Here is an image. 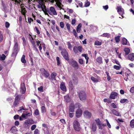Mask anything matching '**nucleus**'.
<instances>
[{"label":"nucleus","mask_w":134,"mask_h":134,"mask_svg":"<svg viewBox=\"0 0 134 134\" xmlns=\"http://www.w3.org/2000/svg\"><path fill=\"white\" fill-rule=\"evenodd\" d=\"M3 36L1 32H0V43L3 41Z\"/></svg>","instance_id":"nucleus-52"},{"label":"nucleus","mask_w":134,"mask_h":134,"mask_svg":"<svg viewBox=\"0 0 134 134\" xmlns=\"http://www.w3.org/2000/svg\"><path fill=\"white\" fill-rule=\"evenodd\" d=\"M61 53L63 58L65 60L67 61L69 60V54L65 49H62Z\"/></svg>","instance_id":"nucleus-4"},{"label":"nucleus","mask_w":134,"mask_h":134,"mask_svg":"<svg viewBox=\"0 0 134 134\" xmlns=\"http://www.w3.org/2000/svg\"><path fill=\"white\" fill-rule=\"evenodd\" d=\"M20 91L22 94L25 93L26 91V87L24 83L21 85Z\"/></svg>","instance_id":"nucleus-14"},{"label":"nucleus","mask_w":134,"mask_h":134,"mask_svg":"<svg viewBox=\"0 0 134 134\" xmlns=\"http://www.w3.org/2000/svg\"><path fill=\"white\" fill-rule=\"evenodd\" d=\"M85 117L87 118H90L92 116L91 113L88 110L85 111L83 113Z\"/></svg>","instance_id":"nucleus-11"},{"label":"nucleus","mask_w":134,"mask_h":134,"mask_svg":"<svg viewBox=\"0 0 134 134\" xmlns=\"http://www.w3.org/2000/svg\"><path fill=\"white\" fill-rule=\"evenodd\" d=\"M102 43L98 41L97 40L95 41V45L97 46H100L101 44Z\"/></svg>","instance_id":"nucleus-47"},{"label":"nucleus","mask_w":134,"mask_h":134,"mask_svg":"<svg viewBox=\"0 0 134 134\" xmlns=\"http://www.w3.org/2000/svg\"><path fill=\"white\" fill-rule=\"evenodd\" d=\"M128 100L126 99H121L120 100V102L122 103H124L125 102L128 103L129 102Z\"/></svg>","instance_id":"nucleus-34"},{"label":"nucleus","mask_w":134,"mask_h":134,"mask_svg":"<svg viewBox=\"0 0 134 134\" xmlns=\"http://www.w3.org/2000/svg\"><path fill=\"white\" fill-rule=\"evenodd\" d=\"M26 118V117H25V114L23 113L22 114L21 116L19 117V119L20 121H22L23 120L25 119Z\"/></svg>","instance_id":"nucleus-29"},{"label":"nucleus","mask_w":134,"mask_h":134,"mask_svg":"<svg viewBox=\"0 0 134 134\" xmlns=\"http://www.w3.org/2000/svg\"><path fill=\"white\" fill-rule=\"evenodd\" d=\"M69 89L71 90H72L74 88V86L72 83V81L71 80L69 83Z\"/></svg>","instance_id":"nucleus-27"},{"label":"nucleus","mask_w":134,"mask_h":134,"mask_svg":"<svg viewBox=\"0 0 134 134\" xmlns=\"http://www.w3.org/2000/svg\"><path fill=\"white\" fill-rule=\"evenodd\" d=\"M57 75V74L54 72L52 73L51 75V77H49L48 78L49 80H56V76Z\"/></svg>","instance_id":"nucleus-12"},{"label":"nucleus","mask_w":134,"mask_h":134,"mask_svg":"<svg viewBox=\"0 0 134 134\" xmlns=\"http://www.w3.org/2000/svg\"><path fill=\"white\" fill-rule=\"evenodd\" d=\"M127 58L131 61H134V53H132L129 54Z\"/></svg>","instance_id":"nucleus-16"},{"label":"nucleus","mask_w":134,"mask_h":134,"mask_svg":"<svg viewBox=\"0 0 134 134\" xmlns=\"http://www.w3.org/2000/svg\"><path fill=\"white\" fill-rule=\"evenodd\" d=\"M18 53V51L13 50V52L12 54V57H15Z\"/></svg>","instance_id":"nucleus-36"},{"label":"nucleus","mask_w":134,"mask_h":134,"mask_svg":"<svg viewBox=\"0 0 134 134\" xmlns=\"http://www.w3.org/2000/svg\"><path fill=\"white\" fill-rule=\"evenodd\" d=\"M40 71L41 72L42 75L46 78H48L50 74L49 72L44 69L41 68L40 69Z\"/></svg>","instance_id":"nucleus-5"},{"label":"nucleus","mask_w":134,"mask_h":134,"mask_svg":"<svg viewBox=\"0 0 134 134\" xmlns=\"http://www.w3.org/2000/svg\"><path fill=\"white\" fill-rule=\"evenodd\" d=\"M41 111L42 113L45 112L46 111V108L44 106H42L41 107Z\"/></svg>","instance_id":"nucleus-42"},{"label":"nucleus","mask_w":134,"mask_h":134,"mask_svg":"<svg viewBox=\"0 0 134 134\" xmlns=\"http://www.w3.org/2000/svg\"><path fill=\"white\" fill-rule=\"evenodd\" d=\"M75 106L73 103H72L69 105V112L74 113L75 111Z\"/></svg>","instance_id":"nucleus-10"},{"label":"nucleus","mask_w":134,"mask_h":134,"mask_svg":"<svg viewBox=\"0 0 134 134\" xmlns=\"http://www.w3.org/2000/svg\"><path fill=\"white\" fill-rule=\"evenodd\" d=\"M35 31L36 32L37 34L39 35L40 34V31L38 29V28L36 27H35Z\"/></svg>","instance_id":"nucleus-59"},{"label":"nucleus","mask_w":134,"mask_h":134,"mask_svg":"<svg viewBox=\"0 0 134 134\" xmlns=\"http://www.w3.org/2000/svg\"><path fill=\"white\" fill-rule=\"evenodd\" d=\"M112 113L115 115L118 116H121V115L118 111L115 109H113L111 110Z\"/></svg>","instance_id":"nucleus-20"},{"label":"nucleus","mask_w":134,"mask_h":134,"mask_svg":"<svg viewBox=\"0 0 134 134\" xmlns=\"http://www.w3.org/2000/svg\"><path fill=\"white\" fill-rule=\"evenodd\" d=\"M47 12L51 15H56L57 14L55 8L53 7H50L49 9H48Z\"/></svg>","instance_id":"nucleus-6"},{"label":"nucleus","mask_w":134,"mask_h":134,"mask_svg":"<svg viewBox=\"0 0 134 134\" xmlns=\"http://www.w3.org/2000/svg\"><path fill=\"white\" fill-rule=\"evenodd\" d=\"M29 38L32 44L33 45L34 39L32 37V36L30 35V36H29Z\"/></svg>","instance_id":"nucleus-46"},{"label":"nucleus","mask_w":134,"mask_h":134,"mask_svg":"<svg viewBox=\"0 0 134 134\" xmlns=\"http://www.w3.org/2000/svg\"><path fill=\"white\" fill-rule=\"evenodd\" d=\"M29 56L30 58V63L31 65L32 66L33 65V54L32 52H30L29 53Z\"/></svg>","instance_id":"nucleus-23"},{"label":"nucleus","mask_w":134,"mask_h":134,"mask_svg":"<svg viewBox=\"0 0 134 134\" xmlns=\"http://www.w3.org/2000/svg\"><path fill=\"white\" fill-rule=\"evenodd\" d=\"M60 87L62 91H66V88L65 84L63 82H62L60 84Z\"/></svg>","instance_id":"nucleus-18"},{"label":"nucleus","mask_w":134,"mask_h":134,"mask_svg":"<svg viewBox=\"0 0 134 134\" xmlns=\"http://www.w3.org/2000/svg\"><path fill=\"white\" fill-rule=\"evenodd\" d=\"M113 68L116 70H118L120 69V68H121V66H120L119 65L117 66L116 65H114L113 66Z\"/></svg>","instance_id":"nucleus-50"},{"label":"nucleus","mask_w":134,"mask_h":134,"mask_svg":"<svg viewBox=\"0 0 134 134\" xmlns=\"http://www.w3.org/2000/svg\"><path fill=\"white\" fill-rule=\"evenodd\" d=\"M10 25V24L8 22H6L5 24V26L6 28L9 27Z\"/></svg>","instance_id":"nucleus-58"},{"label":"nucleus","mask_w":134,"mask_h":134,"mask_svg":"<svg viewBox=\"0 0 134 134\" xmlns=\"http://www.w3.org/2000/svg\"><path fill=\"white\" fill-rule=\"evenodd\" d=\"M20 11L21 12L23 15L25 16V14L27 11L25 8L24 6L21 7V11Z\"/></svg>","instance_id":"nucleus-21"},{"label":"nucleus","mask_w":134,"mask_h":134,"mask_svg":"<svg viewBox=\"0 0 134 134\" xmlns=\"http://www.w3.org/2000/svg\"><path fill=\"white\" fill-rule=\"evenodd\" d=\"M20 96L19 95H17L15 98L14 100L16 101H19L20 100Z\"/></svg>","instance_id":"nucleus-48"},{"label":"nucleus","mask_w":134,"mask_h":134,"mask_svg":"<svg viewBox=\"0 0 134 134\" xmlns=\"http://www.w3.org/2000/svg\"><path fill=\"white\" fill-rule=\"evenodd\" d=\"M34 134H40L39 130L37 129H36L34 131Z\"/></svg>","instance_id":"nucleus-64"},{"label":"nucleus","mask_w":134,"mask_h":134,"mask_svg":"<svg viewBox=\"0 0 134 134\" xmlns=\"http://www.w3.org/2000/svg\"><path fill=\"white\" fill-rule=\"evenodd\" d=\"M69 64L72 66L75 69H77L79 68V65L77 62L72 59L69 62Z\"/></svg>","instance_id":"nucleus-7"},{"label":"nucleus","mask_w":134,"mask_h":134,"mask_svg":"<svg viewBox=\"0 0 134 134\" xmlns=\"http://www.w3.org/2000/svg\"><path fill=\"white\" fill-rule=\"evenodd\" d=\"M34 113L36 115H39L40 114L39 111L38 109H36L35 110Z\"/></svg>","instance_id":"nucleus-51"},{"label":"nucleus","mask_w":134,"mask_h":134,"mask_svg":"<svg viewBox=\"0 0 134 134\" xmlns=\"http://www.w3.org/2000/svg\"><path fill=\"white\" fill-rule=\"evenodd\" d=\"M73 125L74 129L76 131L79 132L81 129V127L79 123L77 120H75L73 123Z\"/></svg>","instance_id":"nucleus-3"},{"label":"nucleus","mask_w":134,"mask_h":134,"mask_svg":"<svg viewBox=\"0 0 134 134\" xmlns=\"http://www.w3.org/2000/svg\"><path fill=\"white\" fill-rule=\"evenodd\" d=\"M99 129L102 130L103 129L102 127H104L106 126V125L105 124H104L101 123L99 124V125H97Z\"/></svg>","instance_id":"nucleus-26"},{"label":"nucleus","mask_w":134,"mask_h":134,"mask_svg":"<svg viewBox=\"0 0 134 134\" xmlns=\"http://www.w3.org/2000/svg\"><path fill=\"white\" fill-rule=\"evenodd\" d=\"M17 130L16 127L15 126L12 127L10 130V131H11V132L12 133H14L16 132Z\"/></svg>","instance_id":"nucleus-32"},{"label":"nucleus","mask_w":134,"mask_h":134,"mask_svg":"<svg viewBox=\"0 0 134 134\" xmlns=\"http://www.w3.org/2000/svg\"><path fill=\"white\" fill-rule=\"evenodd\" d=\"M71 79L72 80V82L75 85H77L78 82L77 77L74 74H72L71 75Z\"/></svg>","instance_id":"nucleus-9"},{"label":"nucleus","mask_w":134,"mask_h":134,"mask_svg":"<svg viewBox=\"0 0 134 134\" xmlns=\"http://www.w3.org/2000/svg\"><path fill=\"white\" fill-rule=\"evenodd\" d=\"M38 90L40 92H43L44 91L42 86H41L40 87H38Z\"/></svg>","instance_id":"nucleus-53"},{"label":"nucleus","mask_w":134,"mask_h":134,"mask_svg":"<svg viewBox=\"0 0 134 134\" xmlns=\"http://www.w3.org/2000/svg\"><path fill=\"white\" fill-rule=\"evenodd\" d=\"M122 44L124 45H126L127 44V40L125 38H124L122 39Z\"/></svg>","instance_id":"nucleus-33"},{"label":"nucleus","mask_w":134,"mask_h":134,"mask_svg":"<svg viewBox=\"0 0 134 134\" xmlns=\"http://www.w3.org/2000/svg\"><path fill=\"white\" fill-rule=\"evenodd\" d=\"M82 114V110L80 109H77L75 112V115L76 117L79 118L81 116Z\"/></svg>","instance_id":"nucleus-13"},{"label":"nucleus","mask_w":134,"mask_h":134,"mask_svg":"<svg viewBox=\"0 0 134 134\" xmlns=\"http://www.w3.org/2000/svg\"><path fill=\"white\" fill-rule=\"evenodd\" d=\"M19 102L14 100L13 106L14 107H16L19 104Z\"/></svg>","instance_id":"nucleus-45"},{"label":"nucleus","mask_w":134,"mask_h":134,"mask_svg":"<svg viewBox=\"0 0 134 134\" xmlns=\"http://www.w3.org/2000/svg\"><path fill=\"white\" fill-rule=\"evenodd\" d=\"M25 56L24 55H22V57L21 59V62L24 64L26 63V61L25 59Z\"/></svg>","instance_id":"nucleus-31"},{"label":"nucleus","mask_w":134,"mask_h":134,"mask_svg":"<svg viewBox=\"0 0 134 134\" xmlns=\"http://www.w3.org/2000/svg\"><path fill=\"white\" fill-rule=\"evenodd\" d=\"M96 123L97 125H99V124L101 123V122L99 118H97L95 120Z\"/></svg>","instance_id":"nucleus-44"},{"label":"nucleus","mask_w":134,"mask_h":134,"mask_svg":"<svg viewBox=\"0 0 134 134\" xmlns=\"http://www.w3.org/2000/svg\"><path fill=\"white\" fill-rule=\"evenodd\" d=\"M110 34L107 33H104L100 36H101L107 37L108 38H109L110 37Z\"/></svg>","instance_id":"nucleus-28"},{"label":"nucleus","mask_w":134,"mask_h":134,"mask_svg":"<svg viewBox=\"0 0 134 134\" xmlns=\"http://www.w3.org/2000/svg\"><path fill=\"white\" fill-rule=\"evenodd\" d=\"M130 91L131 93H134V86L131 88Z\"/></svg>","instance_id":"nucleus-63"},{"label":"nucleus","mask_w":134,"mask_h":134,"mask_svg":"<svg viewBox=\"0 0 134 134\" xmlns=\"http://www.w3.org/2000/svg\"><path fill=\"white\" fill-rule=\"evenodd\" d=\"M77 3L79 5V6L81 7H82V2L80 1H78Z\"/></svg>","instance_id":"nucleus-62"},{"label":"nucleus","mask_w":134,"mask_h":134,"mask_svg":"<svg viewBox=\"0 0 134 134\" xmlns=\"http://www.w3.org/2000/svg\"><path fill=\"white\" fill-rule=\"evenodd\" d=\"M96 60L97 62L100 64L103 63L102 58L100 56L99 57L96 59Z\"/></svg>","instance_id":"nucleus-22"},{"label":"nucleus","mask_w":134,"mask_h":134,"mask_svg":"<svg viewBox=\"0 0 134 134\" xmlns=\"http://www.w3.org/2000/svg\"><path fill=\"white\" fill-rule=\"evenodd\" d=\"M75 108H79L78 109H80L82 107V105L79 103L77 102L75 103L74 104Z\"/></svg>","instance_id":"nucleus-19"},{"label":"nucleus","mask_w":134,"mask_h":134,"mask_svg":"<svg viewBox=\"0 0 134 134\" xmlns=\"http://www.w3.org/2000/svg\"><path fill=\"white\" fill-rule=\"evenodd\" d=\"M90 128L93 132H95L97 129L96 125L95 122H93L91 124Z\"/></svg>","instance_id":"nucleus-15"},{"label":"nucleus","mask_w":134,"mask_h":134,"mask_svg":"<svg viewBox=\"0 0 134 134\" xmlns=\"http://www.w3.org/2000/svg\"><path fill=\"white\" fill-rule=\"evenodd\" d=\"M66 26L69 32H72L70 30V25L69 23H67L66 24Z\"/></svg>","instance_id":"nucleus-30"},{"label":"nucleus","mask_w":134,"mask_h":134,"mask_svg":"<svg viewBox=\"0 0 134 134\" xmlns=\"http://www.w3.org/2000/svg\"><path fill=\"white\" fill-rule=\"evenodd\" d=\"M38 1L39 3L37 5L38 8L39 9L41 8L45 14L48 15V13L47 12L48 9H46V7L45 5L44 2H43L42 0L40 1V2L39 0H38Z\"/></svg>","instance_id":"nucleus-1"},{"label":"nucleus","mask_w":134,"mask_h":134,"mask_svg":"<svg viewBox=\"0 0 134 134\" xmlns=\"http://www.w3.org/2000/svg\"><path fill=\"white\" fill-rule=\"evenodd\" d=\"M72 32L73 33L75 37H77V34L75 29H74L73 30V31Z\"/></svg>","instance_id":"nucleus-61"},{"label":"nucleus","mask_w":134,"mask_h":134,"mask_svg":"<svg viewBox=\"0 0 134 134\" xmlns=\"http://www.w3.org/2000/svg\"><path fill=\"white\" fill-rule=\"evenodd\" d=\"M78 97L81 101H84L86 99L87 94L85 91H80L78 93Z\"/></svg>","instance_id":"nucleus-2"},{"label":"nucleus","mask_w":134,"mask_h":134,"mask_svg":"<svg viewBox=\"0 0 134 134\" xmlns=\"http://www.w3.org/2000/svg\"><path fill=\"white\" fill-rule=\"evenodd\" d=\"M116 9L117 10V12L119 14L121 15L124 18L123 15L124 14V10L123 8H122L121 6H118L116 7Z\"/></svg>","instance_id":"nucleus-8"},{"label":"nucleus","mask_w":134,"mask_h":134,"mask_svg":"<svg viewBox=\"0 0 134 134\" xmlns=\"http://www.w3.org/2000/svg\"><path fill=\"white\" fill-rule=\"evenodd\" d=\"M91 80L94 82H98V80L94 77L91 76Z\"/></svg>","instance_id":"nucleus-43"},{"label":"nucleus","mask_w":134,"mask_h":134,"mask_svg":"<svg viewBox=\"0 0 134 134\" xmlns=\"http://www.w3.org/2000/svg\"><path fill=\"white\" fill-rule=\"evenodd\" d=\"M90 4V2L88 1L87 0V2L85 3V6L86 7H88L89 6Z\"/></svg>","instance_id":"nucleus-57"},{"label":"nucleus","mask_w":134,"mask_h":134,"mask_svg":"<svg viewBox=\"0 0 134 134\" xmlns=\"http://www.w3.org/2000/svg\"><path fill=\"white\" fill-rule=\"evenodd\" d=\"M68 48L70 50H72V46L69 42H68Z\"/></svg>","instance_id":"nucleus-54"},{"label":"nucleus","mask_w":134,"mask_h":134,"mask_svg":"<svg viewBox=\"0 0 134 134\" xmlns=\"http://www.w3.org/2000/svg\"><path fill=\"white\" fill-rule=\"evenodd\" d=\"M124 51L125 52V55H126L129 53L130 52V49L128 48H126L124 49Z\"/></svg>","instance_id":"nucleus-25"},{"label":"nucleus","mask_w":134,"mask_h":134,"mask_svg":"<svg viewBox=\"0 0 134 134\" xmlns=\"http://www.w3.org/2000/svg\"><path fill=\"white\" fill-rule=\"evenodd\" d=\"M118 95V94L116 92H112L110 94V98L113 99H115V97L117 96Z\"/></svg>","instance_id":"nucleus-17"},{"label":"nucleus","mask_w":134,"mask_h":134,"mask_svg":"<svg viewBox=\"0 0 134 134\" xmlns=\"http://www.w3.org/2000/svg\"><path fill=\"white\" fill-rule=\"evenodd\" d=\"M73 50L74 51L75 53H78L77 47V46H74L73 48Z\"/></svg>","instance_id":"nucleus-49"},{"label":"nucleus","mask_w":134,"mask_h":134,"mask_svg":"<svg viewBox=\"0 0 134 134\" xmlns=\"http://www.w3.org/2000/svg\"><path fill=\"white\" fill-rule=\"evenodd\" d=\"M29 123L28 122V121H26L24 124V127L25 128H29Z\"/></svg>","instance_id":"nucleus-41"},{"label":"nucleus","mask_w":134,"mask_h":134,"mask_svg":"<svg viewBox=\"0 0 134 134\" xmlns=\"http://www.w3.org/2000/svg\"><path fill=\"white\" fill-rule=\"evenodd\" d=\"M6 57V56L4 54H3L2 55L0 54V60H4Z\"/></svg>","instance_id":"nucleus-39"},{"label":"nucleus","mask_w":134,"mask_h":134,"mask_svg":"<svg viewBox=\"0 0 134 134\" xmlns=\"http://www.w3.org/2000/svg\"><path fill=\"white\" fill-rule=\"evenodd\" d=\"M64 23L63 22H61L60 23V26L61 28L63 29L64 28Z\"/></svg>","instance_id":"nucleus-56"},{"label":"nucleus","mask_w":134,"mask_h":134,"mask_svg":"<svg viewBox=\"0 0 134 134\" xmlns=\"http://www.w3.org/2000/svg\"><path fill=\"white\" fill-rule=\"evenodd\" d=\"M19 116L18 115L16 114L13 117L14 119L15 120H17L19 119Z\"/></svg>","instance_id":"nucleus-55"},{"label":"nucleus","mask_w":134,"mask_h":134,"mask_svg":"<svg viewBox=\"0 0 134 134\" xmlns=\"http://www.w3.org/2000/svg\"><path fill=\"white\" fill-rule=\"evenodd\" d=\"M120 36H116L115 37V40L116 42L118 43L120 41Z\"/></svg>","instance_id":"nucleus-37"},{"label":"nucleus","mask_w":134,"mask_h":134,"mask_svg":"<svg viewBox=\"0 0 134 134\" xmlns=\"http://www.w3.org/2000/svg\"><path fill=\"white\" fill-rule=\"evenodd\" d=\"M130 126L132 128H134V119L131 120L130 124Z\"/></svg>","instance_id":"nucleus-35"},{"label":"nucleus","mask_w":134,"mask_h":134,"mask_svg":"<svg viewBox=\"0 0 134 134\" xmlns=\"http://www.w3.org/2000/svg\"><path fill=\"white\" fill-rule=\"evenodd\" d=\"M111 106L114 108H117L116 105L113 103L111 104Z\"/></svg>","instance_id":"nucleus-60"},{"label":"nucleus","mask_w":134,"mask_h":134,"mask_svg":"<svg viewBox=\"0 0 134 134\" xmlns=\"http://www.w3.org/2000/svg\"><path fill=\"white\" fill-rule=\"evenodd\" d=\"M65 101L66 102H69L70 101V98L68 95H67L64 97Z\"/></svg>","instance_id":"nucleus-24"},{"label":"nucleus","mask_w":134,"mask_h":134,"mask_svg":"<svg viewBox=\"0 0 134 134\" xmlns=\"http://www.w3.org/2000/svg\"><path fill=\"white\" fill-rule=\"evenodd\" d=\"M56 59L57 62V65L58 66H60L61 62L60 60V58L59 57H56Z\"/></svg>","instance_id":"nucleus-38"},{"label":"nucleus","mask_w":134,"mask_h":134,"mask_svg":"<svg viewBox=\"0 0 134 134\" xmlns=\"http://www.w3.org/2000/svg\"><path fill=\"white\" fill-rule=\"evenodd\" d=\"M18 44L17 42H15L13 47V50L18 51Z\"/></svg>","instance_id":"nucleus-40"}]
</instances>
